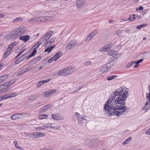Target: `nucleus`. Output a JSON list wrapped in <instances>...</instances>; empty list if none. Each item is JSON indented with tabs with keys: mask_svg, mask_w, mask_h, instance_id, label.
I'll return each instance as SVG.
<instances>
[{
	"mask_svg": "<svg viewBox=\"0 0 150 150\" xmlns=\"http://www.w3.org/2000/svg\"><path fill=\"white\" fill-rule=\"evenodd\" d=\"M75 116H76L77 118H78V120L79 119V118H81L82 117L80 115V114H79L78 112H76L75 113V116H73L72 117V119L74 120H75L76 119H74V118L75 117Z\"/></svg>",
	"mask_w": 150,
	"mask_h": 150,
	"instance_id": "nucleus-31",
	"label": "nucleus"
},
{
	"mask_svg": "<svg viewBox=\"0 0 150 150\" xmlns=\"http://www.w3.org/2000/svg\"><path fill=\"white\" fill-rule=\"evenodd\" d=\"M93 36L91 33L88 36L87 38L85 40L86 42H88L91 39H92L93 37Z\"/></svg>",
	"mask_w": 150,
	"mask_h": 150,
	"instance_id": "nucleus-27",
	"label": "nucleus"
},
{
	"mask_svg": "<svg viewBox=\"0 0 150 150\" xmlns=\"http://www.w3.org/2000/svg\"><path fill=\"white\" fill-rule=\"evenodd\" d=\"M35 21H36L38 23H40V17H36V18L35 17Z\"/></svg>",
	"mask_w": 150,
	"mask_h": 150,
	"instance_id": "nucleus-56",
	"label": "nucleus"
},
{
	"mask_svg": "<svg viewBox=\"0 0 150 150\" xmlns=\"http://www.w3.org/2000/svg\"><path fill=\"white\" fill-rule=\"evenodd\" d=\"M8 94L5 95L3 96L0 97V100H4L8 98Z\"/></svg>",
	"mask_w": 150,
	"mask_h": 150,
	"instance_id": "nucleus-36",
	"label": "nucleus"
},
{
	"mask_svg": "<svg viewBox=\"0 0 150 150\" xmlns=\"http://www.w3.org/2000/svg\"><path fill=\"white\" fill-rule=\"evenodd\" d=\"M48 117V115L46 114L42 115H40L39 118L40 119H43L47 118Z\"/></svg>",
	"mask_w": 150,
	"mask_h": 150,
	"instance_id": "nucleus-35",
	"label": "nucleus"
},
{
	"mask_svg": "<svg viewBox=\"0 0 150 150\" xmlns=\"http://www.w3.org/2000/svg\"><path fill=\"white\" fill-rule=\"evenodd\" d=\"M17 94L15 93H11L8 94V98H12L13 97H15L17 96Z\"/></svg>",
	"mask_w": 150,
	"mask_h": 150,
	"instance_id": "nucleus-30",
	"label": "nucleus"
},
{
	"mask_svg": "<svg viewBox=\"0 0 150 150\" xmlns=\"http://www.w3.org/2000/svg\"><path fill=\"white\" fill-rule=\"evenodd\" d=\"M99 143V141L96 139H86L84 141V144L85 145L91 147L96 146Z\"/></svg>",
	"mask_w": 150,
	"mask_h": 150,
	"instance_id": "nucleus-4",
	"label": "nucleus"
},
{
	"mask_svg": "<svg viewBox=\"0 0 150 150\" xmlns=\"http://www.w3.org/2000/svg\"><path fill=\"white\" fill-rule=\"evenodd\" d=\"M56 90L55 89L50 90L44 92V96L45 97H48L51 96L52 94L55 93Z\"/></svg>",
	"mask_w": 150,
	"mask_h": 150,
	"instance_id": "nucleus-8",
	"label": "nucleus"
},
{
	"mask_svg": "<svg viewBox=\"0 0 150 150\" xmlns=\"http://www.w3.org/2000/svg\"><path fill=\"white\" fill-rule=\"evenodd\" d=\"M85 3L84 0H78L76 2V6L78 9L81 8Z\"/></svg>",
	"mask_w": 150,
	"mask_h": 150,
	"instance_id": "nucleus-12",
	"label": "nucleus"
},
{
	"mask_svg": "<svg viewBox=\"0 0 150 150\" xmlns=\"http://www.w3.org/2000/svg\"><path fill=\"white\" fill-rule=\"evenodd\" d=\"M52 106V105L51 104H48L45 105L42 108V110L44 111L47 109L48 108L51 107Z\"/></svg>",
	"mask_w": 150,
	"mask_h": 150,
	"instance_id": "nucleus-23",
	"label": "nucleus"
},
{
	"mask_svg": "<svg viewBox=\"0 0 150 150\" xmlns=\"http://www.w3.org/2000/svg\"><path fill=\"white\" fill-rule=\"evenodd\" d=\"M46 18L47 21H52L53 19V18L51 16H46Z\"/></svg>",
	"mask_w": 150,
	"mask_h": 150,
	"instance_id": "nucleus-43",
	"label": "nucleus"
},
{
	"mask_svg": "<svg viewBox=\"0 0 150 150\" xmlns=\"http://www.w3.org/2000/svg\"><path fill=\"white\" fill-rule=\"evenodd\" d=\"M10 53V52H7L6 51L5 53L4 54V58H5L7 57L8 56Z\"/></svg>",
	"mask_w": 150,
	"mask_h": 150,
	"instance_id": "nucleus-51",
	"label": "nucleus"
},
{
	"mask_svg": "<svg viewBox=\"0 0 150 150\" xmlns=\"http://www.w3.org/2000/svg\"><path fill=\"white\" fill-rule=\"evenodd\" d=\"M107 79L108 81H110L112 79V76H111L108 77Z\"/></svg>",
	"mask_w": 150,
	"mask_h": 150,
	"instance_id": "nucleus-63",
	"label": "nucleus"
},
{
	"mask_svg": "<svg viewBox=\"0 0 150 150\" xmlns=\"http://www.w3.org/2000/svg\"><path fill=\"white\" fill-rule=\"evenodd\" d=\"M52 117L53 119L56 120H59L61 118L60 116L57 114H52Z\"/></svg>",
	"mask_w": 150,
	"mask_h": 150,
	"instance_id": "nucleus-20",
	"label": "nucleus"
},
{
	"mask_svg": "<svg viewBox=\"0 0 150 150\" xmlns=\"http://www.w3.org/2000/svg\"><path fill=\"white\" fill-rule=\"evenodd\" d=\"M49 127L48 126L43 125V126L38 128V129H40L41 130H44L46 129H47Z\"/></svg>",
	"mask_w": 150,
	"mask_h": 150,
	"instance_id": "nucleus-39",
	"label": "nucleus"
},
{
	"mask_svg": "<svg viewBox=\"0 0 150 150\" xmlns=\"http://www.w3.org/2000/svg\"><path fill=\"white\" fill-rule=\"evenodd\" d=\"M135 18V15L134 14H133L129 17V18L127 19V21H134Z\"/></svg>",
	"mask_w": 150,
	"mask_h": 150,
	"instance_id": "nucleus-26",
	"label": "nucleus"
},
{
	"mask_svg": "<svg viewBox=\"0 0 150 150\" xmlns=\"http://www.w3.org/2000/svg\"><path fill=\"white\" fill-rule=\"evenodd\" d=\"M30 38V37L28 35L20 36L19 38L20 40L23 41L25 42H27Z\"/></svg>",
	"mask_w": 150,
	"mask_h": 150,
	"instance_id": "nucleus-17",
	"label": "nucleus"
},
{
	"mask_svg": "<svg viewBox=\"0 0 150 150\" xmlns=\"http://www.w3.org/2000/svg\"><path fill=\"white\" fill-rule=\"evenodd\" d=\"M37 62V61L35 58L32 59L31 61H30V63L31 65H33Z\"/></svg>",
	"mask_w": 150,
	"mask_h": 150,
	"instance_id": "nucleus-41",
	"label": "nucleus"
},
{
	"mask_svg": "<svg viewBox=\"0 0 150 150\" xmlns=\"http://www.w3.org/2000/svg\"><path fill=\"white\" fill-rule=\"evenodd\" d=\"M44 135V134L40 132H35L33 134L32 138H35L42 137Z\"/></svg>",
	"mask_w": 150,
	"mask_h": 150,
	"instance_id": "nucleus-14",
	"label": "nucleus"
},
{
	"mask_svg": "<svg viewBox=\"0 0 150 150\" xmlns=\"http://www.w3.org/2000/svg\"><path fill=\"white\" fill-rule=\"evenodd\" d=\"M85 65H91L92 64V62L90 61H88L84 63Z\"/></svg>",
	"mask_w": 150,
	"mask_h": 150,
	"instance_id": "nucleus-48",
	"label": "nucleus"
},
{
	"mask_svg": "<svg viewBox=\"0 0 150 150\" xmlns=\"http://www.w3.org/2000/svg\"><path fill=\"white\" fill-rule=\"evenodd\" d=\"M67 70V71L68 73V75L73 73L76 70V69L74 67L71 66L66 68Z\"/></svg>",
	"mask_w": 150,
	"mask_h": 150,
	"instance_id": "nucleus-10",
	"label": "nucleus"
},
{
	"mask_svg": "<svg viewBox=\"0 0 150 150\" xmlns=\"http://www.w3.org/2000/svg\"><path fill=\"white\" fill-rule=\"evenodd\" d=\"M9 86H10V85L9 84H8V83L7 82H6L0 86V89H1L2 87H3L5 88V89L6 90L7 88Z\"/></svg>",
	"mask_w": 150,
	"mask_h": 150,
	"instance_id": "nucleus-22",
	"label": "nucleus"
},
{
	"mask_svg": "<svg viewBox=\"0 0 150 150\" xmlns=\"http://www.w3.org/2000/svg\"><path fill=\"white\" fill-rule=\"evenodd\" d=\"M112 47V45L110 44L107 46H103L102 48L99 50V51L100 52H105L108 51Z\"/></svg>",
	"mask_w": 150,
	"mask_h": 150,
	"instance_id": "nucleus-9",
	"label": "nucleus"
},
{
	"mask_svg": "<svg viewBox=\"0 0 150 150\" xmlns=\"http://www.w3.org/2000/svg\"><path fill=\"white\" fill-rule=\"evenodd\" d=\"M14 144L15 146L18 149H21V148L20 146H18V144L17 142L16 141H15L14 142Z\"/></svg>",
	"mask_w": 150,
	"mask_h": 150,
	"instance_id": "nucleus-40",
	"label": "nucleus"
},
{
	"mask_svg": "<svg viewBox=\"0 0 150 150\" xmlns=\"http://www.w3.org/2000/svg\"><path fill=\"white\" fill-rule=\"evenodd\" d=\"M143 7L142 6H140L138 8H136V10L137 11H138L139 10L142 11L143 10Z\"/></svg>",
	"mask_w": 150,
	"mask_h": 150,
	"instance_id": "nucleus-46",
	"label": "nucleus"
},
{
	"mask_svg": "<svg viewBox=\"0 0 150 150\" xmlns=\"http://www.w3.org/2000/svg\"><path fill=\"white\" fill-rule=\"evenodd\" d=\"M67 71L66 68L64 69L59 71L57 74L59 76H67L68 75V73Z\"/></svg>",
	"mask_w": 150,
	"mask_h": 150,
	"instance_id": "nucleus-11",
	"label": "nucleus"
},
{
	"mask_svg": "<svg viewBox=\"0 0 150 150\" xmlns=\"http://www.w3.org/2000/svg\"><path fill=\"white\" fill-rule=\"evenodd\" d=\"M147 24L146 23L142 24L140 25H138L137 27V29H140L146 26Z\"/></svg>",
	"mask_w": 150,
	"mask_h": 150,
	"instance_id": "nucleus-34",
	"label": "nucleus"
},
{
	"mask_svg": "<svg viewBox=\"0 0 150 150\" xmlns=\"http://www.w3.org/2000/svg\"><path fill=\"white\" fill-rule=\"evenodd\" d=\"M51 50H52L50 49V47H48L45 50L44 52H47L48 53H49Z\"/></svg>",
	"mask_w": 150,
	"mask_h": 150,
	"instance_id": "nucleus-47",
	"label": "nucleus"
},
{
	"mask_svg": "<svg viewBox=\"0 0 150 150\" xmlns=\"http://www.w3.org/2000/svg\"><path fill=\"white\" fill-rule=\"evenodd\" d=\"M26 31V28L25 27L17 28L12 31L11 35L14 38H16L24 34Z\"/></svg>",
	"mask_w": 150,
	"mask_h": 150,
	"instance_id": "nucleus-2",
	"label": "nucleus"
},
{
	"mask_svg": "<svg viewBox=\"0 0 150 150\" xmlns=\"http://www.w3.org/2000/svg\"><path fill=\"white\" fill-rule=\"evenodd\" d=\"M11 51L12 50L11 49V48H9V47H8L6 51L7 52H10L11 53Z\"/></svg>",
	"mask_w": 150,
	"mask_h": 150,
	"instance_id": "nucleus-61",
	"label": "nucleus"
},
{
	"mask_svg": "<svg viewBox=\"0 0 150 150\" xmlns=\"http://www.w3.org/2000/svg\"><path fill=\"white\" fill-rule=\"evenodd\" d=\"M117 105L115 103H113V110H114V112H113V115H115L116 116L119 117L120 115H125L126 113L124 110L120 111L119 109H117Z\"/></svg>",
	"mask_w": 150,
	"mask_h": 150,
	"instance_id": "nucleus-5",
	"label": "nucleus"
},
{
	"mask_svg": "<svg viewBox=\"0 0 150 150\" xmlns=\"http://www.w3.org/2000/svg\"><path fill=\"white\" fill-rule=\"evenodd\" d=\"M35 17H34V18H31L30 19L28 20V22L30 23L32 21H35Z\"/></svg>",
	"mask_w": 150,
	"mask_h": 150,
	"instance_id": "nucleus-62",
	"label": "nucleus"
},
{
	"mask_svg": "<svg viewBox=\"0 0 150 150\" xmlns=\"http://www.w3.org/2000/svg\"><path fill=\"white\" fill-rule=\"evenodd\" d=\"M43 84L42 83L41 81H39L37 84V87H39Z\"/></svg>",
	"mask_w": 150,
	"mask_h": 150,
	"instance_id": "nucleus-55",
	"label": "nucleus"
},
{
	"mask_svg": "<svg viewBox=\"0 0 150 150\" xmlns=\"http://www.w3.org/2000/svg\"><path fill=\"white\" fill-rule=\"evenodd\" d=\"M123 31L122 30H119L118 31L117 33V34L119 37H121Z\"/></svg>",
	"mask_w": 150,
	"mask_h": 150,
	"instance_id": "nucleus-42",
	"label": "nucleus"
},
{
	"mask_svg": "<svg viewBox=\"0 0 150 150\" xmlns=\"http://www.w3.org/2000/svg\"><path fill=\"white\" fill-rule=\"evenodd\" d=\"M53 33V31L51 30L50 32H48L44 36L46 38H48V39L51 36Z\"/></svg>",
	"mask_w": 150,
	"mask_h": 150,
	"instance_id": "nucleus-25",
	"label": "nucleus"
},
{
	"mask_svg": "<svg viewBox=\"0 0 150 150\" xmlns=\"http://www.w3.org/2000/svg\"><path fill=\"white\" fill-rule=\"evenodd\" d=\"M54 58L53 57L48 60V62L49 63H51L53 61V60H54Z\"/></svg>",
	"mask_w": 150,
	"mask_h": 150,
	"instance_id": "nucleus-57",
	"label": "nucleus"
},
{
	"mask_svg": "<svg viewBox=\"0 0 150 150\" xmlns=\"http://www.w3.org/2000/svg\"><path fill=\"white\" fill-rule=\"evenodd\" d=\"M146 133L149 135H150V128L146 131Z\"/></svg>",
	"mask_w": 150,
	"mask_h": 150,
	"instance_id": "nucleus-64",
	"label": "nucleus"
},
{
	"mask_svg": "<svg viewBox=\"0 0 150 150\" xmlns=\"http://www.w3.org/2000/svg\"><path fill=\"white\" fill-rule=\"evenodd\" d=\"M108 54L110 56H112V51L110 50L109 51L108 53Z\"/></svg>",
	"mask_w": 150,
	"mask_h": 150,
	"instance_id": "nucleus-60",
	"label": "nucleus"
},
{
	"mask_svg": "<svg viewBox=\"0 0 150 150\" xmlns=\"http://www.w3.org/2000/svg\"><path fill=\"white\" fill-rule=\"evenodd\" d=\"M76 43V42L75 40H72L69 42L67 45L66 48H68L69 50L73 49L75 47Z\"/></svg>",
	"mask_w": 150,
	"mask_h": 150,
	"instance_id": "nucleus-7",
	"label": "nucleus"
},
{
	"mask_svg": "<svg viewBox=\"0 0 150 150\" xmlns=\"http://www.w3.org/2000/svg\"><path fill=\"white\" fill-rule=\"evenodd\" d=\"M135 65L134 66V68H137L139 66V63L137 61L136 62H135Z\"/></svg>",
	"mask_w": 150,
	"mask_h": 150,
	"instance_id": "nucleus-50",
	"label": "nucleus"
},
{
	"mask_svg": "<svg viewBox=\"0 0 150 150\" xmlns=\"http://www.w3.org/2000/svg\"><path fill=\"white\" fill-rule=\"evenodd\" d=\"M132 139V137H129L127 139H126L125 141L127 143L129 142L131 140V139Z\"/></svg>",
	"mask_w": 150,
	"mask_h": 150,
	"instance_id": "nucleus-54",
	"label": "nucleus"
},
{
	"mask_svg": "<svg viewBox=\"0 0 150 150\" xmlns=\"http://www.w3.org/2000/svg\"><path fill=\"white\" fill-rule=\"evenodd\" d=\"M112 101V99H109L104 105V109L107 111V113L109 115V116L112 115V103L111 104Z\"/></svg>",
	"mask_w": 150,
	"mask_h": 150,
	"instance_id": "nucleus-3",
	"label": "nucleus"
},
{
	"mask_svg": "<svg viewBox=\"0 0 150 150\" xmlns=\"http://www.w3.org/2000/svg\"><path fill=\"white\" fill-rule=\"evenodd\" d=\"M48 38H46L44 36L41 38L40 39V41L42 42H46L48 40Z\"/></svg>",
	"mask_w": 150,
	"mask_h": 150,
	"instance_id": "nucleus-37",
	"label": "nucleus"
},
{
	"mask_svg": "<svg viewBox=\"0 0 150 150\" xmlns=\"http://www.w3.org/2000/svg\"><path fill=\"white\" fill-rule=\"evenodd\" d=\"M135 62V61H133L132 62H129L126 66V68H128L131 66L133 65Z\"/></svg>",
	"mask_w": 150,
	"mask_h": 150,
	"instance_id": "nucleus-33",
	"label": "nucleus"
},
{
	"mask_svg": "<svg viewBox=\"0 0 150 150\" xmlns=\"http://www.w3.org/2000/svg\"><path fill=\"white\" fill-rule=\"evenodd\" d=\"M54 40L53 39H50L45 44V48L47 47L48 45H51L54 42Z\"/></svg>",
	"mask_w": 150,
	"mask_h": 150,
	"instance_id": "nucleus-28",
	"label": "nucleus"
},
{
	"mask_svg": "<svg viewBox=\"0 0 150 150\" xmlns=\"http://www.w3.org/2000/svg\"><path fill=\"white\" fill-rule=\"evenodd\" d=\"M37 52V50H34L31 53V54L29 56H28L27 58H26V59H28L32 57H33L34 56L35 54H36Z\"/></svg>",
	"mask_w": 150,
	"mask_h": 150,
	"instance_id": "nucleus-21",
	"label": "nucleus"
},
{
	"mask_svg": "<svg viewBox=\"0 0 150 150\" xmlns=\"http://www.w3.org/2000/svg\"><path fill=\"white\" fill-rule=\"evenodd\" d=\"M38 96L37 95L35 94L30 96L28 98V100L30 101H33L35 100Z\"/></svg>",
	"mask_w": 150,
	"mask_h": 150,
	"instance_id": "nucleus-19",
	"label": "nucleus"
},
{
	"mask_svg": "<svg viewBox=\"0 0 150 150\" xmlns=\"http://www.w3.org/2000/svg\"><path fill=\"white\" fill-rule=\"evenodd\" d=\"M86 120L83 117L81 118H79L78 119V122L79 125H82L84 122V121H86Z\"/></svg>",
	"mask_w": 150,
	"mask_h": 150,
	"instance_id": "nucleus-24",
	"label": "nucleus"
},
{
	"mask_svg": "<svg viewBox=\"0 0 150 150\" xmlns=\"http://www.w3.org/2000/svg\"><path fill=\"white\" fill-rule=\"evenodd\" d=\"M24 71H24L23 70H22L21 71L19 72L17 74V76H21L22 74H24Z\"/></svg>",
	"mask_w": 150,
	"mask_h": 150,
	"instance_id": "nucleus-49",
	"label": "nucleus"
},
{
	"mask_svg": "<svg viewBox=\"0 0 150 150\" xmlns=\"http://www.w3.org/2000/svg\"><path fill=\"white\" fill-rule=\"evenodd\" d=\"M85 85H84L83 86H82L81 87H79L78 88H76V91H77L80 90L81 88H82L83 87H84Z\"/></svg>",
	"mask_w": 150,
	"mask_h": 150,
	"instance_id": "nucleus-59",
	"label": "nucleus"
},
{
	"mask_svg": "<svg viewBox=\"0 0 150 150\" xmlns=\"http://www.w3.org/2000/svg\"><path fill=\"white\" fill-rule=\"evenodd\" d=\"M42 58V57L40 56H39L36 58H35V59H36V60L37 61V62L40 61L41 59Z\"/></svg>",
	"mask_w": 150,
	"mask_h": 150,
	"instance_id": "nucleus-53",
	"label": "nucleus"
},
{
	"mask_svg": "<svg viewBox=\"0 0 150 150\" xmlns=\"http://www.w3.org/2000/svg\"><path fill=\"white\" fill-rule=\"evenodd\" d=\"M25 114L24 113H17L15 114L11 115L10 117V118L12 120H18L20 118L18 116L19 115H25Z\"/></svg>",
	"mask_w": 150,
	"mask_h": 150,
	"instance_id": "nucleus-13",
	"label": "nucleus"
},
{
	"mask_svg": "<svg viewBox=\"0 0 150 150\" xmlns=\"http://www.w3.org/2000/svg\"><path fill=\"white\" fill-rule=\"evenodd\" d=\"M5 77V76L4 75L0 77V83L3 82L5 80L4 79Z\"/></svg>",
	"mask_w": 150,
	"mask_h": 150,
	"instance_id": "nucleus-45",
	"label": "nucleus"
},
{
	"mask_svg": "<svg viewBox=\"0 0 150 150\" xmlns=\"http://www.w3.org/2000/svg\"><path fill=\"white\" fill-rule=\"evenodd\" d=\"M128 93L122 88L117 89L113 92V103L117 105V109L124 110L126 113L129 111L127 107L125 106V101L128 96Z\"/></svg>",
	"mask_w": 150,
	"mask_h": 150,
	"instance_id": "nucleus-1",
	"label": "nucleus"
},
{
	"mask_svg": "<svg viewBox=\"0 0 150 150\" xmlns=\"http://www.w3.org/2000/svg\"><path fill=\"white\" fill-rule=\"evenodd\" d=\"M45 17L46 16L40 17V22L41 23H46L47 21Z\"/></svg>",
	"mask_w": 150,
	"mask_h": 150,
	"instance_id": "nucleus-29",
	"label": "nucleus"
},
{
	"mask_svg": "<svg viewBox=\"0 0 150 150\" xmlns=\"http://www.w3.org/2000/svg\"><path fill=\"white\" fill-rule=\"evenodd\" d=\"M91 33L94 37L97 33V30H94Z\"/></svg>",
	"mask_w": 150,
	"mask_h": 150,
	"instance_id": "nucleus-52",
	"label": "nucleus"
},
{
	"mask_svg": "<svg viewBox=\"0 0 150 150\" xmlns=\"http://www.w3.org/2000/svg\"><path fill=\"white\" fill-rule=\"evenodd\" d=\"M22 21V19L21 17H18L13 19V23H16L18 21Z\"/></svg>",
	"mask_w": 150,
	"mask_h": 150,
	"instance_id": "nucleus-32",
	"label": "nucleus"
},
{
	"mask_svg": "<svg viewBox=\"0 0 150 150\" xmlns=\"http://www.w3.org/2000/svg\"><path fill=\"white\" fill-rule=\"evenodd\" d=\"M117 52V51L113 50V58H116L117 57V55H118ZM117 61V59H113V65L114 64H115Z\"/></svg>",
	"mask_w": 150,
	"mask_h": 150,
	"instance_id": "nucleus-18",
	"label": "nucleus"
},
{
	"mask_svg": "<svg viewBox=\"0 0 150 150\" xmlns=\"http://www.w3.org/2000/svg\"><path fill=\"white\" fill-rule=\"evenodd\" d=\"M41 42H38L37 43L35 44L33 47L37 49L39 47V45H40Z\"/></svg>",
	"mask_w": 150,
	"mask_h": 150,
	"instance_id": "nucleus-38",
	"label": "nucleus"
},
{
	"mask_svg": "<svg viewBox=\"0 0 150 150\" xmlns=\"http://www.w3.org/2000/svg\"><path fill=\"white\" fill-rule=\"evenodd\" d=\"M27 53L25 54L18 58L14 63L15 64H17L24 59Z\"/></svg>",
	"mask_w": 150,
	"mask_h": 150,
	"instance_id": "nucleus-15",
	"label": "nucleus"
},
{
	"mask_svg": "<svg viewBox=\"0 0 150 150\" xmlns=\"http://www.w3.org/2000/svg\"><path fill=\"white\" fill-rule=\"evenodd\" d=\"M62 53L61 52L59 51L57 52L53 57L54 58V61H56L62 56Z\"/></svg>",
	"mask_w": 150,
	"mask_h": 150,
	"instance_id": "nucleus-16",
	"label": "nucleus"
},
{
	"mask_svg": "<svg viewBox=\"0 0 150 150\" xmlns=\"http://www.w3.org/2000/svg\"><path fill=\"white\" fill-rule=\"evenodd\" d=\"M15 81H16L15 79H13L11 81H7V82L8 83V84H9L10 85V86L12 84L14 83L15 82Z\"/></svg>",
	"mask_w": 150,
	"mask_h": 150,
	"instance_id": "nucleus-44",
	"label": "nucleus"
},
{
	"mask_svg": "<svg viewBox=\"0 0 150 150\" xmlns=\"http://www.w3.org/2000/svg\"><path fill=\"white\" fill-rule=\"evenodd\" d=\"M112 64L111 62H109L102 66L100 68V71L102 73L106 72L112 67Z\"/></svg>",
	"mask_w": 150,
	"mask_h": 150,
	"instance_id": "nucleus-6",
	"label": "nucleus"
},
{
	"mask_svg": "<svg viewBox=\"0 0 150 150\" xmlns=\"http://www.w3.org/2000/svg\"><path fill=\"white\" fill-rule=\"evenodd\" d=\"M6 91V89H5V88H4L3 87H2L1 89H0V91H1V92H4Z\"/></svg>",
	"mask_w": 150,
	"mask_h": 150,
	"instance_id": "nucleus-58",
	"label": "nucleus"
}]
</instances>
